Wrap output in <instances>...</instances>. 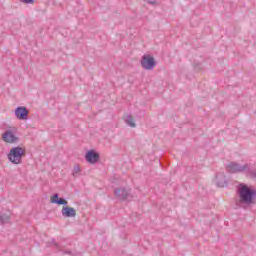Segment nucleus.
Segmentation results:
<instances>
[{
    "label": "nucleus",
    "instance_id": "obj_1",
    "mask_svg": "<svg viewBox=\"0 0 256 256\" xmlns=\"http://www.w3.org/2000/svg\"><path fill=\"white\" fill-rule=\"evenodd\" d=\"M239 200L236 202L237 207L240 209H247L255 203L256 191L249 188L245 184H240L238 187Z\"/></svg>",
    "mask_w": 256,
    "mask_h": 256
},
{
    "label": "nucleus",
    "instance_id": "obj_2",
    "mask_svg": "<svg viewBox=\"0 0 256 256\" xmlns=\"http://www.w3.org/2000/svg\"><path fill=\"white\" fill-rule=\"evenodd\" d=\"M50 201L55 205H65L64 207H62L61 210L62 217H64L65 219L77 217V210H75V208L73 207L67 206L69 205V202L65 200V198H59V194H54L51 197Z\"/></svg>",
    "mask_w": 256,
    "mask_h": 256
},
{
    "label": "nucleus",
    "instance_id": "obj_3",
    "mask_svg": "<svg viewBox=\"0 0 256 256\" xmlns=\"http://www.w3.org/2000/svg\"><path fill=\"white\" fill-rule=\"evenodd\" d=\"M23 157H25V148L19 146L13 147L8 154L9 161L14 165H20Z\"/></svg>",
    "mask_w": 256,
    "mask_h": 256
},
{
    "label": "nucleus",
    "instance_id": "obj_4",
    "mask_svg": "<svg viewBox=\"0 0 256 256\" xmlns=\"http://www.w3.org/2000/svg\"><path fill=\"white\" fill-rule=\"evenodd\" d=\"M2 140L4 141V143H9L10 145L18 143L19 137L17 136V128L6 130L2 134Z\"/></svg>",
    "mask_w": 256,
    "mask_h": 256
},
{
    "label": "nucleus",
    "instance_id": "obj_5",
    "mask_svg": "<svg viewBox=\"0 0 256 256\" xmlns=\"http://www.w3.org/2000/svg\"><path fill=\"white\" fill-rule=\"evenodd\" d=\"M226 169L228 173H245V171L249 170V165H241L237 162H230L227 166Z\"/></svg>",
    "mask_w": 256,
    "mask_h": 256
},
{
    "label": "nucleus",
    "instance_id": "obj_6",
    "mask_svg": "<svg viewBox=\"0 0 256 256\" xmlns=\"http://www.w3.org/2000/svg\"><path fill=\"white\" fill-rule=\"evenodd\" d=\"M141 65L146 71H153L156 65L155 58H153L151 55H144L142 56Z\"/></svg>",
    "mask_w": 256,
    "mask_h": 256
},
{
    "label": "nucleus",
    "instance_id": "obj_7",
    "mask_svg": "<svg viewBox=\"0 0 256 256\" xmlns=\"http://www.w3.org/2000/svg\"><path fill=\"white\" fill-rule=\"evenodd\" d=\"M115 197L120 201H125V199H132L133 195H131V190H127L126 188L120 187L114 190Z\"/></svg>",
    "mask_w": 256,
    "mask_h": 256
},
{
    "label": "nucleus",
    "instance_id": "obj_8",
    "mask_svg": "<svg viewBox=\"0 0 256 256\" xmlns=\"http://www.w3.org/2000/svg\"><path fill=\"white\" fill-rule=\"evenodd\" d=\"M14 113L16 119H19L20 121H27V119H29V110L23 106L17 107Z\"/></svg>",
    "mask_w": 256,
    "mask_h": 256
},
{
    "label": "nucleus",
    "instance_id": "obj_9",
    "mask_svg": "<svg viewBox=\"0 0 256 256\" xmlns=\"http://www.w3.org/2000/svg\"><path fill=\"white\" fill-rule=\"evenodd\" d=\"M99 157V153H97L95 150H90L85 155L86 161L92 165H95V163L99 161Z\"/></svg>",
    "mask_w": 256,
    "mask_h": 256
},
{
    "label": "nucleus",
    "instance_id": "obj_10",
    "mask_svg": "<svg viewBox=\"0 0 256 256\" xmlns=\"http://www.w3.org/2000/svg\"><path fill=\"white\" fill-rule=\"evenodd\" d=\"M124 121L128 127H131L132 129H135L137 127V124L135 123V119L130 114H127L124 116Z\"/></svg>",
    "mask_w": 256,
    "mask_h": 256
},
{
    "label": "nucleus",
    "instance_id": "obj_11",
    "mask_svg": "<svg viewBox=\"0 0 256 256\" xmlns=\"http://www.w3.org/2000/svg\"><path fill=\"white\" fill-rule=\"evenodd\" d=\"M216 181H217V185H219V187H223V185H225V183H227V181L225 180L224 174H217Z\"/></svg>",
    "mask_w": 256,
    "mask_h": 256
},
{
    "label": "nucleus",
    "instance_id": "obj_12",
    "mask_svg": "<svg viewBox=\"0 0 256 256\" xmlns=\"http://www.w3.org/2000/svg\"><path fill=\"white\" fill-rule=\"evenodd\" d=\"M80 173H81V168L79 167V165L74 166L72 170L73 177H77Z\"/></svg>",
    "mask_w": 256,
    "mask_h": 256
},
{
    "label": "nucleus",
    "instance_id": "obj_13",
    "mask_svg": "<svg viewBox=\"0 0 256 256\" xmlns=\"http://www.w3.org/2000/svg\"><path fill=\"white\" fill-rule=\"evenodd\" d=\"M0 223H9V215H0Z\"/></svg>",
    "mask_w": 256,
    "mask_h": 256
},
{
    "label": "nucleus",
    "instance_id": "obj_14",
    "mask_svg": "<svg viewBox=\"0 0 256 256\" xmlns=\"http://www.w3.org/2000/svg\"><path fill=\"white\" fill-rule=\"evenodd\" d=\"M20 3H24V5H33L35 0H20Z\"/></svg>",
    "mask_w": 256,
    "mask_h": 256
},
{
    "label": "nucleus",
    "instance_id": "obj_15",
    "mask_svg": "<svg viewBox=\"0 0 256 256\" xmlns=\"http://www.w3.org/2000/svg\"><path fill=\"white\" fill-rule=\"evenodd\" d=\"M248 175L256 179V169H253V170L248 169Z\"/></svg>",
    "mask_w": 256,
    "mask_h": 256
},
{
    "label": "nucleus",
    "instance_id": "obj_16",
    "mask_svg": "<svg viewBox=\"0 0 256 256\" xmlns=\"http://www.w3.org/2000/svg\"><path fill=\"white\" fill-rule=\"evenodd\" d=\"M146 3H150V5H155L157 3V0H145Z\"/></svg>",
    "mask_w": 256,
    "mask_h": 256
},
{
    "label": "nucleus",
    "instance_id": "obj_17",
    "mask_svg": "<svg viewBox=\"0 0 256 256\" xmlns=\"http://www.w3.org/2000/svg\"><path fill=\"white\" fill-rule=\"evenodd\" d=\"M52 242L54 243V245H57V244L55 243V240H52Z\"/></svg>",
    "mask_w": 256,
    "mask_h": 256
}]
</instances>
